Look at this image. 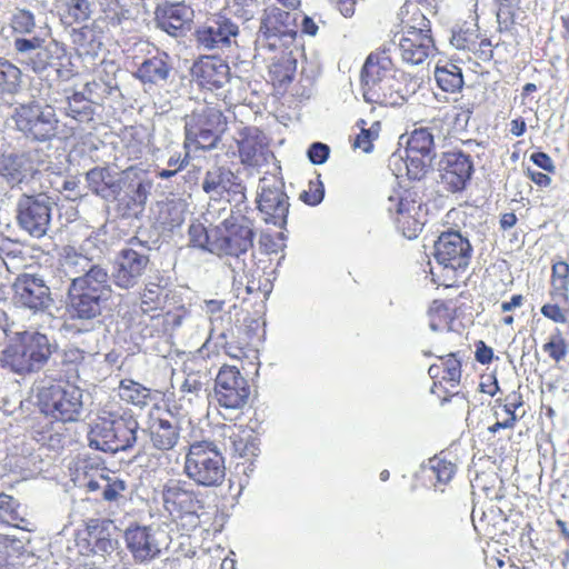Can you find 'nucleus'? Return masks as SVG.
<instances>
[{"instance_id":"49","label":"nucleus","mask_w":569,"mask_h":569,"mask_svg":"<svg viewBox=\"0 0 569 569\" xmlns=\"http://www.w3.org/2000/svg\"><path fill=\"white\" fill-rule=\"evenodd\" d=\"M496 403L499 408H502L505 412V418L502 420H497L493 425L488 427V430L492 433L501 430V428H512L517 422V409L523 403L522 397L518 395V392H511L506 397L505 402L501 400H496Z\"/></svg>"},{"instance_id":"21","label":"nucleus","mask_w":569,"mask_h":569,"mask_svg":"<svg viewBox=\"0 0 569 569\" xmlns=\"http://www.w3.org/2000/svg\"><path fill=\"white\" fill-rule=\"evenodd\" d=\"M39 172V160L31 151L0 153V176L13 187L32 180Z\"/></svg>"},{"instance_id":"47","label":"nucleus","mask_w":569,"mask_h":569,"mask_svg":"<svg viewBox=\"0 0 569 569\" xmlns=\"http://www.w3.org/2000/svg\"><path fill=\"white\" fill-rule=\"evenodd\" d=\"M428 373L431 379L450 382L451 386L457 385L461 377V363L459 358H440L439 363H432Z\"/></svg>"},{"instance_id":"5","label":"nucleus","mask_w":569,"mask_h":569,"mask_svg":"<svg viewBox=\"0 0 569 569\" xmlns=\"http://www.w3.org/2000/svg\"><path fill=\"white\" fill-rule=\"evenodd\" d=\"M183 473L199 487H221L227 477L226 459L216 443L194 441L184 455Z\"/></svg>"},{"instance_id":"3","label":"nucleus","mask_w":569,"mask_h":569,"mask_svg":"<svg viewBox=\"0 0 569 569\" xmlns=\"http://www.w3.org/2000/svg\"><path fill=\"white\" fill-rule=\"evenodd\" d=\"M161 505L172 521L186 532L200 525L204 510L203 493L181 478H170L161 488Z\"/></svg>"},{"instance_id":"50","label":"nucleus","mask_w":569,"mask_h":569,"mask_svg":"<svg viewBox=\"0 0 569 569\" xmlns=\"http://www.w3.org/2000/svg\"><path fill=\"white\" fill-rule=\"evenodd\" d=\"M119 396L122 401L136 406H146L152 399L151 390L138 383V381L128 379L120 381Z\"/></svg>"},{"instance_id":"37","label":"nucleus","mask_w":569,"mask_h":569,"mask_svg":"<svg viewBox=\"0 0 569 569\" xmlns=\"http://www.w3.org/2000/svg\"><path fill=\"white\" fill-rule=\"evenodd\" d=\"M23 73L14 62L0 57V98L13 97L20 92Z\"/></svg>"},{"instance_id":"41","label":"nucleus","mask_w":569,"mask_h":569,"mask_svg":"<svg viewBox=\"0 0 569 569\" xmlns=\"http://www.w3.org/2000/svg\"><path fill=\"white\" fill-rule=\"evenodd\" d=\"M428 317L432 330H450L458 317V309L451 302L433 300Z\"/></svg>"},{"instance_id":"52","label":"nucleus","mask_w":569,"mask_h":569,"mask_svg":"<svg viewBox=\"0 0 569 569\" xmlns=\"http://www.w3.org/2000/svg\"><path fill=\"white\" fill-rule=\"evenodd\" d=\"M463 272L460 268L447 264V262H437V266L432 267L430 271L432 282L443 288H458Z\"/></svg>"},{"instance_id":"55","label":"nucleus","mask_w":569,"mask_h":569,"mask_svg":"<svg viewBox=\"0 0 569 569\" xmlns=\"http://www.w3.org/2000/svg\"><path fill=\"white\" fill-rule=\"evenodd\" d=\"M188 310L186 308V306L183 305H177V302L171 306V307H168V302H167V307H166V310L161 312L160 315V321H161V330L163 333H172L173 330H176L177 328H180L183 319L187 318L188 316Z\"/></svg>"},{"instance_id":"4","label":"nucleus","mask_w":569,"mask_h":569,"mask_svg":"<svg viewBox=\"0 0 569 569\" xmlns=\"http://www.w3.org/2000/svg\"><path fill=\"white\" fill-rule=\"evenodd\" d=\"M139 430L131 413L103 412L98 416L89 432L91 445L102 452L117 453L133 447Z\"/></svg>"},{"instance_id":"18","label":"nucleus","mask_w":569,"mask_h":569,"mask_svg":"<svg viewBox=\"0 0 569 569\" xmlns=\"http://www.w3.org/2000/svg\"><path fill=\"white\" fill-rule=\"evenodd\" d=\"M236 144L241 163L249 168H261L268 163V158L272 154L264 131L256 126H244L240 129Z\"/></svg>"},{"instance_id":"31","label":"nucleus","mask_w":569,"mask_h":569,"mask_svg":"<svg viewBox=\"0 0 569 569\" xmlns=\"http://www.w3.org/2000/svg\"><path fill=\"white\" fill-rule=\"evenodd\" d=\"M222 437L228 439L234 455L253 457L259 452V438L253 427L244 425H223Z\"/></svg>"},{"instance_id":"6","label":"nucleus","mask_w":569,"mask_h":569,"mask_svg":"<svg viewBox=\"0 0 569 569\" xmlns=\"http://www.w3.org/2000/svg\"><path fill=\"white\" fill-rule=\"evenodd\" d=\"M393 61L388 49H378L368 56L361 72L362 96L367 102L389 106L395 103L392 77Z\"/></svg>"},{"instance_id":"63","label":"nucleus","mask_w":569,"mask_h":569,"mask_svg":"<svg viewBox=\"0 0 569 569\" xmlns=\"http://www.w3.org/2000/svg\"><path fill=\"white\" fill-rule=\"evenodd\" d=\"M472 54H475L481 61H491L493 57V44L492 40L485 34L479 32V28L477 29V43L476 49H473Z\"/></svg>"},{"instance_id":"10","label":"nucleus","mask_w":569,"mask_h":569,"mask_svg":"<svg viewBox=\"0 0 569 569\" xmlns=\"http://www.w3.org/2000/svg\"><path fill=\"white\" fill-rule=\"evenodd\" d=\"M72 481L83 492L93 493L109 503L119 500L127 488L124 480H121L108 467L92 462L77 466Z\"/></svg>"},{"instance_id":"11","label":"nucleus","mask_w":569,"mask_h":569,"mask_svg":"<svg viewBox=\"0 0 569 569\" xmlns=\"http://www.w3.org/2000/svg\"><path fill=\"white\" fill-rule=\"evenodd\" d=\"M16 129L34 141H51L58 134L59 119L52 107L31 101L14 108Z\"/></svg>"},{"instance_id":"60","label":"nucleus","mask_w":569,"mask_h":569,"mask_svg":"<svg viewBox=\"0 0 569 569\" xmlns=\"http://www.w3.org/2000/svg\"><path fill=\"white\" fill-rule=\"evenodd\" d=\"M325 197V187L320 179V176H317L315 180H310L306 190L300 193V199L303 203L309 206H317L321 203Z\"/></svg>"},{"instance_id":"57","label":"nucleus","mask_w":569,"mask_h":569,"mask_svg":"<svg viewBox=\"0 0 569 569\" xmlns=\"http://www.w3.org/2000/svg\"><path fill=\"white\" fill-rule=\"evenodd\" d=\"M17 506L11 495L0 493V520L20 528L24 520L20 517Z\"/></svg>"},{"instance_id":"25","label":"nucleus","mask_w":569,"mask_h":569,"mask_svg":"<svg viewBox=\"0 0 569 569\" xmlns=\"http://www.w3.org/2000/svg\"><path fill=\"white\" fill-rule=\"evenodd\" d=\"M240 33V28L231 18L218 14L210 23L196 30L198 43L206 49H222L231 46V39Z\"/></svg>"},{"instance_id":"51","label":"nucleus","mask_w":569,"mask_h":569,"mask_svg":"<svg viewBox=\"0 0 569 569\" xmlns=\"http://www.w3.org/2000/svg\"><path fill=\"white\" fill-rule=\"evenodd\" d=\"M433 146V137L428 129H416L411 132L406 149L409 153V158L413 161V159L419 157H428Z\"/></svg>"},{"instance_id":"45","label":"nucleus","mask_w":569,"mask_h":569,"mask_svg":"<svg viewBox=\"0 0 569 569\" xmlns=\"http://www.w3.org/2000/svg\"><path fill=\"white\" fill-rule=\"evenodd\" d=\"M438 87L447 92H456L463 87V74L460 68L453 62H446L445 66H437L435 70Z\"/></svg>"},{"instance_id":"62","label":"nucleus","mask_w":569,"mask_h":569,"mask_svg":"<svg viewBox=\"0 0 569 569\" xmlns=\"http://www.w3.org/2000/svg\"><path fill=\"white\" fill-rule=\"evenodd\" d=\"M358 124L361 126V130L353 141V147L361 148L365 152H369L372 148V141L376 140L378 136L377 130L367 129V122L363 119H360Z\"/></svg>"},{"instance_id":"1","label":"nucleus","mask_w":569,"mask_h":569,"mask_svg":"<svg viewBox=\"0 0 569 569\" xmlns=\"http://www.w3.org/2000/svg\"><path fill=\"white\" fill-rule=\"evenodd\" d=\"M399 16L401 26L399 54L401 60L409 63V66H420L437 51L431 22L425 16L420 6L416 3H405Z\"/></svg>"},{"instance_id":"23","label":"nucleus","mask_w":569,"mask_h":569,"mask_svg":"<svg viewBox=\"0 0 569 569\" xmlns=\"http://www.w3.org/2000/svg\"><path fill=\"white\" fill-rule=\"evenodd\" d=\"M149 266V256L134 249H121L114 262L113 282L122 289L134 288Z\"/></svg>"},{"instance_id":"20","label":"nucleus","mask_w":569,"mask_h":569,"mask_svg":"<svg viewBox=\"0 0 569 569\" xmlns=\"http://www.w3.org/2000/svg\"><path fill=\"white\" fill-rule=\"evenodd\" d=\"M436 262L452 263L466 271L472 257V247L468 238L459 231L441 232L435 243Z\"/></svg>"},{"instance_id":"42","label":"nucleus","mask_w":569,"mask_h":569,"mask_svg":"<svg viewBox=\"0 0 569 569\" xmlns=\"http://www.w3.org/2000/svg\"><path fill=\"white\" fill-rule=\"evenodd\" d=\"M388 211L391 217L399 214L400 210L422 209L419 193L413 188L398 186L388 198Z\"/></svg>"},{"instance_id":"2","label":"nucleus","mask_w":569,"mask_h":569,"mask_svg":"<svg viewBox=\"0 0 569 569\" xmlns=\"http://www.w3.org/2000/svg\"><path fill=\"white\" fill-rule=\"evenodd\" d=\"M111 293L108 272L92 266L83 276L71 280L68 291V311L71 318L92 319L102 311Z\"/></svg>"},{"instance_id":"14","label":"nucleus","mask_w":569,"mask_h":569,"mask_svg":"<svg viewBox=\"0 0 569 569\" xmlns=\"http://www.w3.org/2000/svg\"><path fill=\"white\" fill-rule=\"evenodd\" d=\"M112 520L108 518H89L84 521L83 527L78 529L74 536L79 553L90 557L112 551Z\"/></svg>"},{"instance_id":"34","label":"nucleus","mask_w":569,"mask_h":569,"mask_svg":"<svg viewBox=\"0 0 569 569\" xmlns=\"http://www.w3.org/2000/svg\"><path fill=\"white\" fill-rule=\"evenodd\" d=\"M202 191L223 194L224 192L244 198V188L230 169L217 167L207 170L202 180Z\"/></svg>"},{"instance_id":"43","label":"nucleus","mask_w":569,"mask_h":569,"mask_svg":"<svg viewBox=\"0 0 569 569\" xmlns=\"http://www.w3.org/2000/svg\"><path fill=\"white\" fill-rule=\"evenodd\" d=\"M57 11L61 22L71 27L90 17V3L88 0H59Z\"/></svg>"},{"instance_id":"13","label":"nucleus","mask_w":569,"mask_h":569,"mask_svg":"<svg viewBox=\"0 0 569 569\" xmlns=\"http://www.w3.org/2000/svg\"><path fill=\"white\" fill-rule=\"evenodd\" d=\"M259 32L263 46L269 50L281 49L289 41H295L298 34L295 18L276 6L264 10Z\"/></svg>"},{"instance_id":"8","label":"nucleus","mask_w":569,"mask_h":569,"mask_svg":"<svg viewBox=\"0 0 569 569\" xmlns=\"http://www.w3.org/2000/svg\"><path fill=\"white\" fill-rule=\"evenodd\" d=\"M153 188V180L147 172L129 168L119 179L116 194V210L124 219H139L142 216L149 196Z\"/></svg>"},{"instance_id":"26","label":"nucleus","mask_w":569,"mask_h":569,"mask_svg":"<svg viewBox=\"0 0 569 569\" xmlns=\"http://www.w3.org/2000/svg\"><path fill=\"white\" fill-rule=\"evenodd\" d=\"M53 352H57V345H52L47 335L28 330L16 333L10 345L1 350L6 357H48Z\"/></svg>"},{"instance_id":"12","label":"nucleus","mask_w":569,"mask_h":569,"mask_svg":"<svg viewBox=\"0 0 569 569\" xmlns=\"http://www.w3.org/2000/svg\"><path fill=\"white\" fill-rule=\"evenodd\" d=\"M186 136L199 148L211 149L218 146L227 129V118L221 109L207 106L200 112H193L186 126Z\"/></svg>"},{"instance_id":"29","label":"nucleus","mask_w":569,"mask_h":569,"mask_svg":"<svg viewBox=\"0 0 569 569\" xmlns=\"http://www.w3.org/2000/svg\"><path fill=\"white\" fill-rule=\"evenodd\" d=\"M71 43L78 56L97 57L103 47V29L99 20L73 28L70 32Z\"/></svg>"},{"instance_id":"64","label":"nucleus","mask_w":569,"mask_h":569,"mask_svg":"<svg viewBox=\"0 0 569 569\" xmlns=\"http://www.w3.org/2000/svg\"><path fill=\"white\" fill-rule=\"evenodd\" d=\"M103 14L107 23L119 24L128 18V10L123 9L118 0H111L103 9Z\"/></svg>"},{"instance_id":"38","label":"nucleus","mask_w":569,"mask_h":569,"mask_svg":"<svg viewBox=\"0 0 569 569\" xmlns=\"http://www.w3.org/2000/svg\"><path fill=\"white\" fill-rule=\"evenodd\" d=\"M427 470L429 477L433 478L435 487H445L457 472V465L449 453L440 452L428 460Z\"/></svg>"},{"instance_id":"48","label":"nucleus","mask_w":569,"mask_h":569,"mask_svg":"<svg viewBox=\"0 0 569 569\" xmlns=\"http://www.w3.org/2000/svg\"><path fill=\"white\" fill-rule=\"evenodd\" d=\"M421 211L422 209L400 210L398 214L392 217L395 226L406 238L415 239L422 231Z\"/></svg>"},{"instance_id":"56","label":"nucleus","mask_w":569,"mask_h":569,"mask_svg":"<svg viewBox=\"0 0 569 569\" xmlns=\"http://www.w3.org/2000/svg\"><path fill=\"white\" fill-rule=\"evenodd\" d=\"M478 40V26H462L453 29L450 43L458 50L472 51Z\"/></svg>"},{"instance_id":"44","label":"nucleus","mask_w":569,"mask_h":569,"mask_svg":"<svg viewBox=\"0 0 569 569\" xmlns=\"http://www.w3.org/2000/svg\"><path fill=\"white\" fill-rule=\"evenodd\" d=\"M497 11L496 18L499 29L502 32H510L515 29L520 14H522L521 0H495Z\"/></svg>"},{"instance_id":"61","label":"nucleus","mask_w":569,"mask_h":569,"mask_svg":"<svg viewBox=\"0 0 569 569\" xmlns=\"http://www.w3.org/2000/svg\"><path fill=\"white\" fill-rule=\"evenodd\" d=\"M67 113L74 119L90 117L91 111L86 102L84 93H74L69 98Z\"/></svg>"},{"instance_id":"46","label":"nucleus","mask_w":569,"mask_h":569,"mask_svg":"<svg viewBox=\"0 0 569 569\" xmlns=\"http://www.w3.org/2000/svg\"><path fill=\"white\" fill-rule=\"evenodd\" d=\"M47 359L46 357H3L0 358V368L8 369L14 375L26 376L42 369Z\"/></svg>"},{"instance_id":"53","label":"nucleus","mask_w":569,"mask_h":569,"mask_svg":"<svg viewBox=\"0 0 569 569\" xmlns=\"http://www.w3.org/2000/svg\"><path fill=\"white\" fill-rule=\"evenodd\" d=\"M186 200L183 199H168L161 203L159 216L163 223L170 227H178L184 221L186 217Z\"/></svg>"},{"instance_id":"27","label":"nucleus","mask_w":569,"mask_h":569,"mask_svg":"<svg viewBox=\"0 0 569 569\" xmlns=\"http://www.w3.org/2000/svg\"><path fill=\"white\" fill-rule=\"evenodd\" d=\"M148 437L153 448L171 450L180 438V427L170 413L152 412L148 420Z\"/></svg>"},{"instance_id":"24","label":"nucleus","mask_w":569,"mask_h":569,"mask_svg":"<svg viewBox=\"0 0 569 569\" xmlns=\"http://www.w3.org/2000/svg\"><path fill=\"white\" fill-rule=\"evenodd\" d=\"M13 288L16 302L31 310H44L52 301L50 289L44 280L30 273L18 277Z\"/></svg>"},{"instance_id":"15","label":"nucleus","mask_w":569,"mask_h":569,"mask_svg":"<svg viewBox=\"0 0 569 569\" xmlns=\"http://www.w3.org/2000/svg\"><path fill=\"white\" fill-rule=\"evenodd\" d=\"M214 397L226 409H241L249 401L250 385L236 367L219 369L216 376Z\"/></svg>"},{"instance_id":"40","label":"nucleus","mask_w":569,"mask_h":569,"mask_svg":"<svg viewBox=\"0 0 569 569\" xmlns=\"http://www.w3.org/2000/svg\"><path fill=\"white\" fill-rule=\"evenodd\" d=\"M550 299L569 302V262L559 260L551 266Z\"/></svg>"},{"instance_id":"58","label":"nucleus","mask_w":569,"mask_h":569,"mask_svg":"<svg viewBox=\"0 0 569 569\" xmlns=\"http://www.w3.org/2000/svg\"><path fill=\"white\" fill-rule=\"evenodd\" d=\"M21 556L20 540L0 535V566H13Z\"/></svg>"},{"instance_id":"32","label":"nucleus","mask_w":569,"mask_h":569,"mask_svg":"<svg viewBox=\"0 0 569 569\" xmlns=\"http://www.w3.org/2000/svg\"><path fill=\"white\" fill-rule=\"evenodd\" d=\"M171 72L170 57L167 53H158L143 60L133 77L144 86H162L167 83Z\"/></svg>"},{"instance_id":"54","label":"nucleus","mask_w":569,"mask_h":569,"mask_svg":"<svg viewBox=\"0 0 569 569\" xmlns=\"http://www.w3.org/2000/svg\"><path fill=\"white\" fill-rule=\"evenodd\" d=\"M216 227L208 230L202 222H192L189 226V241L194 248L210 251L213 254L212 244L216 242Z\"/></svg>"},{"instance_id":"35","label":"nucleus","mask_w":569,"mask_h":569,"mask_svg":"<svg viewBox=\"0 0 569 569\" xmlns=\"http://www.w3.org/2000/svg\"><path fill=\"white\" fill-rule=\"evenodd\" d=\"M172 292L164 284L148 282L139 297V308L142 313L149 315L152 319H159L170 300Z\"/></svg>"},{"instance_id":"9","label":"nucleus","mask_w":569,"mask_h":569,"mask_svg":"<svg viewBox=\"0 0 569 569\" xmlns=\"http://www.w3.org/2000/svg\"><path fill=\"white\" fill-rule=\"evenodd\" d=\"M213 254L239 257L254 243L253 222L241 213H233L216 226Z\"/></svg>"},{"instance_id":"36","label":"nucleus","mask_w":569,"mask_h":569,"mask_svg":"<svg viewBox=\"0 0 569 569\" xmlns=\"http://www.w3.org/2000/svg\"><path fill=\"white\" fill-rule=\"evenodd\" d=\"M297 60L290 53L273 58L268 67L269 82L274 87L290 84L295 79Z\"/></svg>"},{"instance_id":"30","label":"nucleus","mask_w":569,"mask_h":569,"mask_svg":"<svg viewBox=\"0 0 569 569\" xmlns=\"http://www.w3.org/2000/svg\"><path fill=\"white\" fill-rule=\"evenodd\" d=\"M14 48L23 56L21 62L33 72H43L52 61V51L46 47L42 38H16Z\"/></svg>"},{"instance_id":"39","label":"nucleus","mask_w":569,"mask_h":569,"mask_svg":"<svg viewBox=\"0 0 569 569\" xmlns=\"http://www.w3.org/2000/svg\"><path fill=\"white\" fill-rule=\"evenodd\" d=\"M87 177L93 192L107 200L117 199L119 180H116L111 171L103 168H94L88 171Z\"/></svg>"},{"instance_id":"22","label":"nucleus","mask_w":569,"mask_h":569,"mask_svg":"<svg viewBox=\"0 0 569 569\" xmlns=\"http://www.w3.org/2000/svg\"><path fill=\"white\" fill-rule=\"evenodd\" d=\"M192 80L201 89H221L231 79V68L219 56H201L190 69Z\"/></svg>"},{"instance_id":"16","label":"nucleus","mask_w":569,"mask_h":569,"mask_svg":"<svg viewBox=\"0 0 569 569\" xmlns=\"http://www.w3.org/2000/svg\"><path fill=\"white\" fill-rule=\"evenodd\" d=\"M17 219L20 227L32 237H43L51 221V204L48 198L22 196L17 204Z\"/></svg>"},{"instance_id":"7","label":"nucleus","mask_w":569,"mask_h":569,"mask_svg":"<svg viewBox=\"0 0 569 569\" xmlns=\"http://www.w3.org/2000/svg\"><path fill=\"white\" fill-rule=\"evenodd\" d=\"M41 411L59 421H76L82 410V390L68 380H58L38 392Z\"/></svg>"},{"instance_id":"59","label":"nucleus","mask_w":569,"mask_h":569,"mask_svg":"<svg viewBox=\"0 0 569 569\" xmlns=\"http://www.w3.org/2000/svg\"><path fill=\"white\" fill-rule=\"evenodd\" d=\"M12 31L20 34L33 32L36 28L34 14L29 10H19L11 18Z\"/></svg>"},{"instance_id":"33","label":"nucleus","mask_w":569,"mask_h":569,"mask_svg":"<svg viewBox=\"0 0 569 569\" xmlns=\"http://www.w3.org/2000/svg\"><path fill=\"white\" fill-rule=\"evenodd\" d=\"M154 14L158 27L167 33L177 34L191 21L193 11L183 2L163 3L157 6Z\"/></svg>"},{"instance_id":"17","label":"nucleus","mask_w":569,"mask_h":569,"mask_svg":"<svg viewBox=\"0 0 569 569\" xmlns=\"http://www.w3.org/2000/svg\"><path fill=\"white\" fill-rule=\"evenodd\" d=\"M259 187L258 209L263 214V220L280 228L284 227L289 212V202L280 181L262 177Z\"/></svg>"},{"instance_id":"28","label":"nucleus","mask_w":569,"mask_h":569,"mask_svg":"<svg viewBox=\"0 0 569 569\" xmlns=\"http://www.w3.org/2000/svg\"><path fill=\"white\" fill-rule=\"evenodd\" d=\"M124 542L136 562H149L161 552L148 527H129L124 530Z\"/></svg>"},{"instance_id":"19","label":"nucleus","mask_w":569,"mask_h":569,"mask_svg":"<svg viewBox=\"0 0 569 569\" xmlns=\"http://www.w3.org/2000/svg\"><path fill=\"white\" fill-rule=\"evenodd\" d=\"M473 174L472 159L462 151L443 152L440 158V180L449 192L463 191Z\"/></svg>"}]
</instances>
